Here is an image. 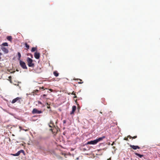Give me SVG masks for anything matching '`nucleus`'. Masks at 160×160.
<instances>
[{
    "instance_id": "nucleus-13",
    "label": "nucleus",
    "mask_w": 160,
    "mask_h": 160,
    "mask_svg": "<svg viewBox=\"0 0 160 160\" xmlns=\"http://www.w3.org/2000/svg\"><path fill=\"white\" fill-rule=\"evenodd\" d=\"M135 154L138 156V157H139V158H142V157H143V155H141V154H140L139 153H138L137 152H135Z\"/></svg>"
},
{
    "instance_id": "nucleus-33",
    "label": "nucleus",
    "mask_w": 160,
    "mask_h": 160,
    "mask_svg": "<svg viewBox=\"0 0 160 160\" xmlns=\"http://www.w3.org/2000/svg\"><path fill=\"white\" fill-rule=\"evenodd\" d=\"M114 142H113L111 145H113L114 144Z\"/></svg>"
},
{
    "instance_id": "nucleus-38",
    "label": "nucleus",
    "mask_w": 160,
    "mask_h": 160,
    "mask_svg": "<svg viewBox=\"0 0 160 160\" xmlns=\"http://www.w3.org/2000/svg\"><path fill=\"white\" fill-rule=\"evenodd\" d=\"M2 55V54L0 52V56H1Z\"/></svg>"
},
{
    "instance_id": "nucleus-16",
    "label": "nucleus",
    "mask_w": 160,
    "mask_h": 160,
    "mask_svg": "<svg viewBox=\"0 0 160 160\" xmlns=\"http://www.w3.org/2000/svg\"><path fill=\"white\" fill-rule=\"evenodd\" d=\"M53 74L56 77H58V75H59L58 73L56 71L54 72H53Z\"/></svg>"
},
{
    "instance_id": "nucleus-30",
    "label": "nucleus",
    "mask_w": 160,
    "mask_h": 160,
    "mask_svg": "<svg viewBox=\"0 0 160 160\" xmlns=\"http://www.w3.org/2000/svg\"><path fill=\"white\" fill-rule=\"evenodd\" d=\"M83 83V82H78V83H80V84H82V83Z\"/></svg>"
},
{
    "instance_id": "nucleus-35",
    "label": "nucleus",
    "mask_w": 160,
    "mask_h": 160,
    "mask_svg": "<svg viewBox=\"0 0 160 160\" xmlns=\"http://www.w3.org/2000/svg\"><path fill=\"white\" fill-rule=\"evenodd\" d=\"M46 96V95H45V94H43V96H44V97H45V96Z\"/></svg>"
},
{
    "instance_id": "nucleus-3",
    "label": "nucleus",
    "mask_w": 160,
    "mask_h": 160,
    "mask_svg": "<svg viewBox=\"0 0 160 160\" xmlns=\"http://www.w3.org/2000/svg\"><path fill=\"white\" fill-rule=\"evenodd\" d=\"M19 63L21 67L23 69H27V67L25 62L22 60L19 61Z\"/></svg>"
},
{
    "instance_id": "nucleus-28",
    "label": "nucleus",
    "mask_w": 160,
    "mask_h": 160,
    "mask_svg": "<svg viewBox=\"0 0 160 160\" xmlns=\"http://www.w3.org/2000/svg\"><path fill=\"white\" fill-rule=\"evenodd\" d=\"M19 128L21 130H22V129H23V128H22V127L21 126L19 127Z\"/></svg>"
},
{
    "instance_id": "nucleus-21",
    "label": "nucleus",
    "mask_w": 160,
    "mask_h": 160,
    "mask_svg": "<svg viewBox=\"0 0 160 160\" xmlns=\"http://www.w3.org/2000/svg\"><path fill=\"white\" fill-rule=\"evenodd\" d=\"M39 92V90H34L33 91V93H38Z\"/></svg>"
},
{
    "instance_id": "nucleus-42",
    "label": "nucleus",
    "mask_w": 160,
    "mask_h": 160,
    "mask_svg": "<svg viewBox=\"0 0 160 160\" xmlns=\"http://www.w3.org/2000/svg\"><path fill=\"white\" fill-rule=\"evenodd\" d=\"M80 81H82V80H81V79H80Z\"/></svg>"
},
{
    "instance_id": "nucleus-12",
    "label": "nucleus",
    "mask_w": 160,
    "mask_h": 160,
    "mask_svg": "<svg viewBox=\"0 0 160 160\" xmlns=\"http://www.w3.org/2000/svg\"><path fill=\"white\" fill-rule=\"evenodd\" d=\"M7 39L8 40L11 42L12 39V38L11 36H8L7 37Z\"/></svg>"
},
{
    "instance_id": "nucleus-43",
    "label": "nucleus",
    "mask_w": 160,
    "mask_h": 160,
    "mask_svg": "<svg viewBox=\"0 0 160 160\" xmlns=\"http://www.w3.org/2000/svg\"><path fill=\"white\" fill-rule=\"evenodd\" d=\"M100 113H102V112H100Z\"/></svg>"
},
{
    "instance_id": "nucleus-4",
    "label": "nucleus",
    "mask_w": 160,
    "mask_h": 160,
    "mask_svg": "<svg viewBox=\"0 0 160 160\" xmlns=\"http://www.w3.org/2000/svg\"><path fill=\"white\" fill-rule=\"evenodd\" d=\"M21 100L22 101V99L21 98H19V97H17L16 98L13 99L12 102V103H14L18 101V102L20 103L21 102Z\"/></svg>"
},
{
    "instance_id": "nucleus-15",
    "label": "nucleus",
    "mask_w": 160,
    "mask_h": 160,
    "mask_svg": "<svg viewBox=\"0 0 160 160\" xmlns=\"http://www.w3.org/2000/svg\"><path fill=\"white\" fill-rule=\"evenodd\" d=\"M20 153L19 151H18L17 153H16L15 154H12V155L13 156H18L20 155Z\"/></svg>"
},
{
    "instance_id": "nucleus-6",
    "label": "nucleus",
    "mask_w": 160,
    "mask_h": 160,
    "mask_svg": "<svg viewBox=\"0 0 160 160\" xmlns=\"http://www.w3.org/2000/svg\"><path fill=\"white\" fill-rule=\"evenodd\" d=\"M32 112L33 114H40L42 113V112L41 111H39L36 108H34Z\"/></svg>"
},
{
    "instance_id": "nucleus-25",
    "label": "nucleus",
    "mask_w": 160,
    "mask_h": 160,
    "mask_svg": "<svg viewBox=\"0 0 160 160\" xmlns=\"http://www.w3.org/2000/svg\"><path fill=\"white\" fill-rule=\"evenodd\" d=\"M128 138H132V137H131V136H130V135H129L128 136Z\"/></svg>"
},
{
    "instance_id": "nucleus-2",
    "label": "nucleus",
    "mask_w": 160,
    "mask_h": 160,
    "mask_svg": "<svg viewBox=\"0 0 160 160\" xmlns=\"http://www.w3.org/2000/svg\"><path fill=\"white\" fill-rule=\"evenodd\" d=\"M27 64L29 67H34L35 66L34 64L33 63V60L29 57L27 58Z\"/></svg>"
},
{
    "instance_id": "nucleus-24",
    "label": "nucleus",
    "mask_w": 160,
    "mask_h": 160,
    "mask_svg": "<svg viewBox=\"0 0 160 160\" xmlns=\"http://www.w3.org/2000/svg\"><path fill=\"white\" fill-rule=\"evenodd\" d=\"M22 130L25 131H27L29 130V129H22Z\"/></svg>"
},
{
    "instance_id": "nucleus-7",
    "label": "nucleus",
    "mask_w": 160,
    "mask_h": 160,
    "mask_svg": "<svg viewBox=\"0 0 160 160\" xmlns=\"http://www.w3.org/2000/svg\"><path fill=\"white\" fill-rule=\"evenodd\" d=\"M1 49L5 54L8 53V50L5 47H2Z\"/></svg>"
},
{
    "instance_id": "nucleus-29",
    "label": "nucleus",
    "mask_w": 160,
    "mask_h": 160,
    "mask_svg": "<svg viewBox=\"0 0 160 160\" xmlns=\"http://www.w3.org/2000/svg\"><path fill=\"white\" fill-rule=\"evenodd\" d=\"M124 140H126V141H128V139L127 138H125L124 139Z\"/></svg>"
},
{
    "instance_id": "nucleus-23",
    "label": "nucleus",
    "mask_w": 160,
    "mask_h": 160,
    "mask_svg": "<svg viewBox=\"0 0 160 160\" xmlns=\"http://www.w3.org/2000/svg\"><path fill=\"white\" fill-rule=\"evenodd\" d=\"M61 154L62 155H64L65 156L66 155V154L65 153H63V152H61Z\"/></svg>"
},
{
    "instance_id": "nucleus-20",
    "label": "nucleus",
    "mask_w": 160,
    "mask_h": 160,
    "mask_svg": "<svg viewBox=\"0 0 160 160\" xmlns=\"http://www.w3.org/2000/svg\"><path fill=\"white\" fill-rule=\"evenodd\" d=\"M19 151L20 153H22L24 154H25L24 151L23 150H21Z\"/></svg>"
},
{
    "instance_id": "nucleus-9",
    "label": "nucleus",
    "mask_w": 160,
    "mask_h": 160,
    "mask_svg": "<svg viewBox=\"0 0 160 160\" xmlns=\"http://www.w3.org/2000/svg\"><path fill=\"white\" fill-rule=\"evenodd\" d=\"M130 147L132 148L134 150H136L138 149H139L140 148L138 146H134L133 145H130Z\"/></svg>"
},
{
    "instance_id": "nucleus-19",
    "label": "nucleus",
    "mask_w": 160,
    "mask_h": 160,
    "mask_svg": "<svg viewBox=\"0 0 160 160\" xmlns=\"http://www.w3.org/2000/svg\"><path fill=\"white\" fill-rule=\"evenodd\" d=\"M71 94H72V95H74L75 96L74 97H73L74 98H77V96H76V94H75V93H74V91H73L72 92V93Z\"/></svg>"
},
{
    "instance_id": "nucleus-26",
    "label": "nucleus",
    "mask_w": 160,
    "mask_h": 160,
    "mask_svg": "<svg viewBox=\"0 0 160 160\" xmlns=\"http://www.w3.org/2000/svg\"><path fill=\"white\" fill-rule=\"evenodd\" d=\"M137 137V136H134V137H132V139H135V138H136Z\"/></svg>"
},
{
    "instance_id": "nucleus-17",
    "label": "nucleus",
    "mask_w": 160,
    "mask_h": 160,
    "mask_svg": "<svg viewBox=\"0 0 160 160\" xmlns=\"http://www.w3.org/2000/svg\"><path fill=\"white\" fill-rule=\"evenodd\" d=\"M37 49L36 48L33 47L31 49V51L32 52H33L35 51Z\"/></svg>"
},
{
    "instance_id": "nucleus-11",
    "label": "nucleus",
    "mask_w": 160,
    "mask_h": 160,
    "mask_svg": "<svg viewBox=\"0 0 160 160\" xmlns=\"http://www.w3.org/2000/svg\"><path fill=\"white\" fill-rule=\"evenodd\" d=\"M8 46V44L7 42H4L1 45V47H3L4 46Z\"/></svg>"
},
{
    "instance_id": "nucleus-40",
    "label": "nucleus",
    "mask_w": 160,
    "mask_h": 160,
    "mask_svg": "<svg viewBox=\"0 0 160 160\" xmlns=\"http://www.w3.org/2000/svg\"><path fill=\"white\" fill-rule=\"evenodd\" d=\"M32 57H32V55H31V58H32Z\"/></svg>"
},
{
    "instance_id": "nucleus-41",
    "label": "nucleus",
    "mask_w": 160,
    "mask_h": 160,
    "mask_svg": "<svg viewBox=\"0 0 160 160\" xmlns=\"http://www.w3.org/2000/svg\"><path fill=\"white\" fill-rule=\"evenodd\" d=\"M63 122H64V123H65V122L64 121H63Z\"/></svg>"
},
{
    "instance_id": "nucleus-36",
    "label": "nucleus",
    "mask_w": 160,
    "mask_h": 160,
    "mask_svg": "<svg viewBox=\"0 0 160 160\" xmlns=\"http://www.w3.org/2000/svg\"><path fill=\"white\" fill-rule=\"evenodd\" d=\"M49 127H51V128H52V126H51L50 125H49Z\"/></svg>"
},
{
    "instance_id": "nucleus-27",
    "label": "nucleus",
    "mask_w": 160,
    "mask_h": 160,
    "mask_svg": "<svg viewBox=\"0 0 160 160\" xmlns=\"http://www.w3.org/2000/svg\"><path fill=\"white\" fill-rule=\"evenodd\" d=\"M38 103L41 104H42V102H41L40 101H38Z\"/></svg>"
},
{
    "instance_id": "nucleus-5",
    "label": "nucleus",
    "mask_w": 160,
    "mask_h": 160,
    "mask_svg": "<svg viewBox=\"0 0 160 160\" xmlns=\"http://www.w3.org/2000/svg\"><path fill=\"white\" fill-rule=\"evenodd\" d=\"M50 130L52 131V133L54 135H56L58 131L57 129L55 127V126L53 127L52 128H51L50 129Z\"/></svg>"
},
{
    "instance_id": "nucleus-31",
    "label": "nucleus",
    "mask_w": 160,
    "mask_h": 160,
    "mask_svg": "<svg viewBox=\"0 0 160 160\" xmlns=\"http://www.w3.org/2000/svg\"><path fill=\"white\" fill-rule=\"evenodd\" d=\"M107 160H111V158H109Z\"/></svg>"
},
{
    "instance_id": "nucleus-8",
    "label": "nucleus",
    "mask_w": 160,
    "mask_h": 160,
    "mask_svg": "<svg viewBox=\"0 0 160 160\" xmlns=\"http://www.w3.org/2000/svg\"><path fill=\"white\" fill-rule=\"evenodd\" d=\"M34 56L37 59H38L40 57V53L39 52H35L34 53Z\"/></svg>"
},
{
    "instance_id": "nucleus-34",
    "label": "nucleus",
    "mask_w": 160,
    "mask_h": 160,
    "mask_svg": "<svg viewBox=\"0 0 160 160\" xmlns=\"http://www.w3.org/2000/svg\"><path fill=\"white\" fill-rule=\"evenodd\" d=\"M101 150V149H98V150H97V151H100Z\"/></svg>"
},
{
    "instance_id": "nucleus-32",
    "label": "nucleus",
    "mask_w": 160,
    "mask_h": 160,
    "mask_svg": "<svg viewBox=\"0 0 160 160\" xmlns=\"http://www.w3.org/2000/svg\"><path fill=\"white\" fill-rule=\"evenodd\" d=\"M59 158H60V159H62V157H60V156H59Z\"/></svg>"
},
{
    "instance_id": "nucleus-10",
    "label": "nucleus",
    "mask_w": 160,
    "mask_h": 160,
    "mask_svg": "<svg viewBox=\"0 0 160 160\" xmlns=\"http://www.w3.org/2000/svg\"><path fill=\"white\" fill-rule=\"evenodd\" d=\"M76 109V107L75 106H73L72 107V112L70 113L71 115L74 114V112Z\"/></svg>"
},
{
    "instance_id": "nucleus-18",
    "label": "nucleus",
    "mask_w": 160,
    "mask_h": 160,
    "mask_svg": "<svg viewBox=\"0 0 160 160\" xmlns=\"http://www.w3.org/2000/svg\"><path fill=\"white\" fill-rule=\"evenodd\" d=\"M26 48H27V49H28L29 48V45L28 44L26 43L25 44Z\"/></svg>"
},
{
    "instance_id": "nucleus-1",
    "label": "nucleus",
    "mask_w": 160,
    "mask_h": 160,
    "mask_svg": "<svg viewBox=\"0 0 160 160\" xmlns=\"http://www.w3.org/2000/svg\"><path fill=\"white\" fill-rule=\"evenodd\" d=\"M105 136H104L101 137H100L97 139L94 140H92L88 142L87 143H86V145L88 144H92L95 145L98 142L102 141L105 138Z\"/></svg>"
},
{
    "instance_id": "nucleus-14",
    "label": "nucleus",
    "mask_w": 160,
    "mask_h": 160,
    "mask_svg": "<svg viewBox=\"0 0 160 160\" xmlns=\"http://www.w3.org/2000/svg\"><path fill=\"white\" fill-rule=\"evenodd\" d=\"M18 60H19V61H20V60H21V53L19 52H18Z\"/></svg>"
},
{
    "instance_id": "nucleus-39",
    "label": "nucleus",
    "mask_w": 160,
    "mask_h": 160,
    "mask_svg": "<svg viewBox=\"0 0 160 160\" xmlns=\"http://www.w3.org/2000/svg\"><path fill=\"white\" fill-rule=\"evenodd\" d=\"M101 143H100L99 144V146H100V145H101Z\"/></svg>"
},
{
    "instance_id": "nucleus-22",
    "label": "nucleus",
    "mask_w": 160,
    "mask_h": 160,
    "mask_svg": "<svg viewBox=\"0 0 160 160\" xmlns=\"http://www.w3.org/2000/svg\"><path fill=\"white\" fill-rule=\"evenodd\" d=\"M8 78L10 79L9 81L11 83H12V80H11V76H9Z\"/></svg>"
},
{
    "instance_id": "nucleus-37",
    "label": "nucleus",
    "mask_w": 160,
    "mask_h": 160,
    "mask_svg": "<svg viewBox=\"0 0 160 160\" xmlns=\"http://www.w3.org/2000/svg\"><path fill=\"white\" fill-rule=\"evenodd\" d=\"M50 108V106H48V107H47V108Z\"/></svg>"
}]
</instances>
